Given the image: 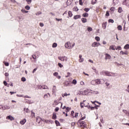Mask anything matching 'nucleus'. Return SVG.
<instances>
[{
  "label": "nucleus",
  "instance_id": "obj_1",
  "mask_svg": "<svg viewBox=\"0 0 129 129\" xmlns=\"http://www.w3.org/2000/svg\"><path fill=\"white\" fill-rule=\"evenodd\" d=\"M104 83V80L103 79H96L91 81V84L92 85H98V84H103Z\"/></svg>",
  "mask_w": 129,
  "mask_h": 129
},
{
  "label": "nucleus",
  "instance_id": "obj_2",
  "mask_svg": "<svg viewBox=\"0 0 129 129\" xmlns=\"http://www.w3.org/2000/svg\"><path fill=\"white\" fill-rule=\"evenodd\" d=\"M37 89H49V87L48 86L43 85H37Z\"/></svg>",
  "mask_w": 129,
  "mask_h": 129
},
{
  "label": "nucleus",
  "instance_id": "obj_3",
  "mask_svg": "<svg viewBox=\"0 0 129 129\" xmlns=\"http://www.w3.org/2000/svg\"><path fill=\"white\" fill-rule=\"evenodd\" d=\"M64 47L65 48H67V49H72V47H71V42L69 41L67 42L64 45Z\"/></svg>",
  "mask_w": 129,
  "mask_h": 129
},
{
  "label": "nucleus",
  "instance_id": "obj_4",
  "mask_svg": "<svg viewBox=\"0 0 129 129\" xmlns=\"http://www.w3.org/2000/svg\"><path fill=\"white\" fill-rule=\"evenodd\" d=\"M72 82L70 81H66L64 83L65 86H71Z\"/></svg>",
  "mask_w": 129,
  "mask_h": 129
},
{
  "label": "nucleus",
  "instance_id": "obj_5",
  "mask_svg": "<svg viewBox=\"0 0 129 129\" xmlns=\"http://www.w3.org/2000/svg\"><path fill=\"white\" fill-rule=\"evenodd\" d=\"M58 59L59 60H60V61H67V57L66 56H62V57L59 56Z\"/></svg>",
  "mask_w": 129,
  "mask_h": 129
},
{
  "label": "nucleus",
  "instance_id": "obj_6",
  "mask_svg": "<svg viewBox=\"0 0 129 129\" xmlns=\"http://www.w3.org/2000/svg\"><path fill=\"white\" fill-rule=\"evenodd\" d=\"M105 55V60H108V59L110 60V59H111V56L109 54L106 53Z\"/></svg>",
  "mask_w": 129,
  "mask_h": 129
},
{
  "label": "nucleus",
  "instance_id": "obj_7",
  "mask_svg": "<svg viewBox=\"0 0 129 129\" xmlns=\"http://www.w3.org/2000/svg\"><path fill=\"white\" fill-rule=\"evenodd\" d=\"M6 119H9V120H15V118L14 117H13L12 115H9V116H8L7 117H6Z\"/></svg>",
  "mask_w": 129,
  "mask_h": 129
},
{
  "label": "nucleus",
  "instance_id": "obj_8",
  "mask_svg": "<svg viewBox=\"0 0 129 129\" xmlns=\"http://www.w3.org/2000/svg\"><path fill=\"white\" fill-rule=\"evenodd\" d=\"M54 102L55 105H58V104H60L61 108L62 107V106L63 105V103H62V102H58V101H57V100H54Z\"/></svg>",
  "mask_w": 129,
  "mask_h": 129
},
{
  "label": "nucleus",
  "instance_id": "obj_9",
  "mask_svg": "<svg viewBox=\"0 0 129 129\" xmlns=\"http://www.w3.org/2000/svg\"><path fill=\"white\" fill-rule=\"evenodd\" d=\"M2 106V108L4 110H5L6 109H10V108H11V107L10 106H8V105Z\"/></svg>",
  "mask_w": 129,
  "mask_h": 129
},
{
  "label": "nucleus",
  "instance_id": "obj_10",
  "mask_svg": "<svg viewBox=\"0 0 129 129\" xmlns=\"http://www.w3.org/2000/svg\"><path fill=\"white\" fill-rule=\"evenodd\" d=\"M49 96V97H51V94H50V93H48L47 94H45L44 95L43 98L44 99H47V98H48Z\"/></svg>",
  "mask_w": 129,
  "mask_h": 129
},
{
  "label": "nucleus",
  "instance_id": "obj_11",
  "mask_svg": "<svg viewBox=\"0 0 129 129\" xmlns=\"http://www.w3.org/2000/svg\"><path fill=\"white\" fill-rule=\"evenodd\" d=\"M103 75H106V76H111V73L109 72H104Z\"/></svg>",
  "mask_w": 129,
  "mask_h": 129
},
{
  "label": "nucleus",
  "instance_id": "obj_12",
  "mask_svg": "<svg viewBox=\"0 0 129 129\" xmlns=\"http://www.w3.org/2000/svg\"><path fill=\"white\" fill-rule=\"evenodd\" d=\"M41 121H42V119L41 118V117L37 116L36 117V122H37V123H40Z\"/></svg>",
  "mask_w": 129,
  "mask_h": 129
},
{
  "label": "nucleus",
  "instance_id": "obj_13",
  "mask_svg": "<svg viewBox=\"0 0 129 129\" xmlns=\"http://www.w3.org/2000/svg\"><path fill=\"white\" fill-rule=\"evenodd\" d=\"M120 54H122V55H127L128 54V52H127V50H125V51L121 50L120 52Z\"/></svg>",
  "mask_w": 129,
  "mask_h": 129
},
{
  "label": "nucleus",
  "instance_id": "obj_14",
  "mask_svg": "<svg viewBox=\"0 0 129 129\" xmlns=\"http://www.w3.org/2000/svg\"><path fill=\"white\" fill-rule=\"evenodd\" d=\"M85 105V107H88V108H89V107H90V108L92 110H93V109H94V108H96V109H97V107H96V106H95V107H92V106L90 107V106H88V105L85 106V105Z\"/></svg>",
  "mask_w": 129,
  "mask_h": 129
},
{
  "label": "nucleus",
  "instance_id": "obj_15",
  "mask_svg": "<svg viewBox=\"0 0 129 129\" xmlns=\"http://www.w3.org/2000/svg\"><path fill=\"white\" fill-rule=\"evenodd\" d=\"M91 93L92 94H99V92L97 91L92 90V92H91Z\"/></svg>",
  "mask_w": 129,
  "mask_h": 129
},
{
  "label": "nucleus",
  "instance_id": "obj_16",
  "mask_svg": "<svg viewBox=\"0 0 129 129\" xmlns=\"http://www.w3.org/2000/svg\"><path fill=\"white\" fill-rule=\"evenodd\" d=\"M80 18H81V16H80V15H76L74 17V19L78 20V19H80Z\"/></svg>",
  "mask_w": 129,
  "mask_h": 129
},
{
  "label": "nucleus",
  "instance_id": "obj_17",
  "mask_svg": "<svg viewBox=\"0 0 129 129\" xmlns=\"http://www.w3.org/2000/svg\"><path fill=\"white\" fill-rule=\"evenodd\" d=\"M26 121H27V120H26V119H23L21 121H20V123L21 124L23 125L24 123H26Z\"/></svg>",
  "mask_w": 129,
  "mask_h": 129
},
{
  "label": "nucleus",
  "instance_id": "obj_18",
  "mask_svg": "<svg viewBox=\"0 0 129 129\" xmlns=\"http://www.w3.org/2000/svg\"><path fill=\"white\" fill-rule=\"evenodd\" d=\"M81 93L82 94V95H88L87 90H84V91L82 92Z\"/></svg>",
  "mask_w": 129,
  "mask_h": 129
},
{
  "label": "nucleus",
  "instance_id": "obj_19",
  "mask_svg": "<svg viewBox=\"0 0 129 129\" xmlns=\"http://www.w3.org/2000/svg\"><path fill=\"white\" fill-rule=\"evenodd\" d=\"M57 91V88L56 87V86H53L52 88V92L53 93H55Z\"/></svg>",
  "mask_w": 129,
  "mask_h": 129
},
{
  "label": "nucleus",
  "instance_id": "obj_20",
  "mask_svg": "<svg viewBox=\"0 0 129 129\" xmlns=\"http://www.w3.org/2000/svg\"><path fill=\"white\" fill-rule=\"evenodd\" d=\"M98 43L97 42H93L92 44V47H98Z\"/></svg>",
  "mask_w": 129,
  "mask_h": 129
},
{
  "label": "nucleus",
  "instance_id": "obj_21",
  "mask_svg": "<svg viewBox=\"0 0 129 129\" xmlns=\"http://www.w3.org/2000/svg\"><path fill=\"white\" fill-rule=\"evenodd\" d=\"M123 112H124V114H126L127 116H129V112L126 110L123 109L122 110Z\"/></svg>",
  "mask_w": 129,
  "mask_h": 129
},
{
  "label": "nucleus",
  "instance_id": "obj_22",
  "mask_svg": "<svg viewBox=\"0 0 129 129\" xmlns=\"http://www.w3.org/2000/svg\"><path fill=\"white\" fill-rule=\"evenodd\" d=\"M78 123H80V124H85V122L84 121H82V120H79Z\"/></svg>",
  "mask_w": 129,
  "mask_h": 129
},
{
  "label": "nucleus",
  "instance_id": "obj_23",
  "mask_svg": "<svg viewBox=\"0 0 129 129\" xmlns=\"http://www.w3.org/2000/svg\"><path fill=\"white\" fill-rule=\"evenodd\" d=\"M107 23H104L102 24V28L104 29V30H105V29H106V25H107Z\"/></svg>",
  "mask_w": 129,
  "mask_h": 129
},
{
  "label": "nucleus",
  "instance_id": "obj_24",
  "mask_svg": "<svg viewBox=\"0 0 129 129\" xmlns=\"http://www.w3.org/2000/svg\"><path fill=\"white\" fill-rule=\"evenodd\" d=\"M57 115H56V113H53L52 115V119H56Z\"/></svg>",
  "mask_w": 129,
  "mask_h": 129
},
{
  "label": "nucleus",
  "instance_id": "obj_25",
  "mask_svg": "<svg viewBox=\"0 0 129 129\" xmlns=\"http://www.w3.org/2000/svg\"><path fill=\"white\" fill-rule=\"evenodd\" d=\"M124 49H125V50H128L129 49V44H126L124 46Z\"/></svg>",
  "mask_w": 129,
  "mask_h": 129
},
{
  "label": "nucleus",
  "instance_id": "obj_26",
  "mask_svg": "<svg viewBox=\"0 0 129 129\" xmlns=\"http://www.w3.org/2000/svg\"><path fill=\"white\" fill-rule=\"evenodd\" d=\"M109 50H113V51L115 50V48H114V46L113 45H111L109 47Z\"/></svg>",
  "mask_w": 129,
  "mask_h": 129
},
{
  "label": "nucleus",
  "instance_id": "obj_27",
  "mask_svg": "<svg viewBox=\"0 0 129 129\" xmlns=\"http://www.w3.org/2000/svg\"><path fill=\"white\" fill-rule=\"evenodd\" d=\"M24 111H25V112H27V113L30 112V109H29V108H25L24 109Z\"/></svg>",
  "mask_w": 129,
  "mask_h": 129
},
{
  "label": "nucleus",
  "instance_id": "obj_28",
  "mask_svg": "<svg viewBox=\"0 0 129 129\" xmlns=\"http://www.w3.org/2000/svg\"><path fill=\"white\" fill-rule=\"evenodd\" d=\"M122 12V8H121V7H119L118 9V13H119L120 14V13H121Z\"/></svg>",
  "mask_w": 129,
  "mask_h": 129
},
{
  "label": "nucleus",
  "instance_id": "obj_29",
  "mask_svg": "<svg viewBox=\"0 0 129 129\" xmlns=\"http://www.w3.org/2000/svg\"><path fill=\"white\" fill-rule=\"evenodd\" d=\"M87 92L88 95L89 93H91V92H92V90H91L90 89H87Z\"/></svg>",
  "mask_w": 129,
  "mask_h": 129
},
{
  "label": "nucleus",
  "instance_id": "obj_30",
  "mask_svg": "<svg viewBox=\"0 0 129 129\" xmlns=\"http://www.w3.org/2000/svg\"><path fill=\"white\" fill-rule=\"evenodd\" d=\"M82 22L83 23H86V22H87V20L86 19V18H82Z\"/></svg>",
  "mask_w": 129,
  "mask_h": 129
},
{
  "label": "nucleus",
  "instance_id": "obj_31",
  "mask_svg": "<svg viewBox=\"0 0 129 129\" xmlns=\"http://www.w3.org/2000/svg\"><path fill=\"white\" fill-rule=\"evenodd\" d=\"M55 123L56 124L57 126H59V125H60V122H59L57 120H55Z\"/></svg>",
  "mask_w": 129,
  "mask_h": 129
},
{
  "label": "nucleus",
  "instance_id": "obj_32",
  "mask_svg": "<svg viewBox=\"0 0 129 129\" xmlns=\"http://www.w3.org/2000/svg\"><path fill=\"white\" fill-rule=\"evenodd\" d=\"M68 15H69V16L70 17V18H71V17H72V16H73V14H72V12L69 11L68 12Z\"/></svg>",
  "mask_w": 129,
  "mask_h": 129
},
{
  "label": "nucleus",
  "instance_id": "obj_33",
  "mask_svg": "<svg viewBox=\"0 0 129 129\" xmlns=\"http://www.w3.org/2000/svg\"><path fill=\"white\" fill-rule=\"evenodd\" d=\"M117 29L118 30V31H121V30H122V27L121 25H119L117 27Z\"/></svg>",
  "mask_w": 129,
  "mask_h": 129
},
{
  "label": "nucleus",
  "instance_id": "obj_34",
  "mask_svg": "<svg viewBox=\"0 0 129 129\" xmlns=\"http://www.w3.org/2000/svg\"><path fill=\"white\" fill-rule=\"evenodd\" d=\"M83 17H84V18H87V17H88V13L83 14Z\"/></svg>",
  "mask_w": 129,
  "mask_h": 129
},
{
  "label": "nucleus",
  "instance_id": "obj_35",
  "mask_svg": "<svg viewBox=\"0 0 129 129\" xmlns=\"http://www.w3.org/2000/svg\"><path fill=\"white\" fill-rule=\"evenodd\" d=\"M96 2H97V0H92L91 2L92 5H95Z\"/></svg>",
  "mask_w": 129,
  "mask_h": 129
},
{
  "label": "nucleus",
  "instance_id": "obj_36",
  "mask_svg": "<svg viewBox=\"0 0 129 129\" xmlns=\"http://www.w3.org/2000/svg\"><path fill=\"white\" fill-rule=\"evenodd\" d=\"M90 10V9L89 8H85L84 9V11H85V12H86V13H88V12H89Z\"/></svg>",
  "mask_w": 129,
  "mask_h": 129
},
{
  "label": "nucleus",
  "instance_id": "obj_37",
  "mask_svg": "<svg viewBox=\"0 0 129 129\" xmlns=\"http://www.w3.org/2000/svg\"><path fill=\"white\" fill-rule=\"evenodd\" d=\"M21 11L22 12V13H24L25 14H28V13H29V11H26L24 9H22Z\"/></svg>",
  "mask_w": 129,
  "mask_h": 129
},
{
  "label": "nucleus",
  "instance_id": "obj_38",
  "mask_svg": "<svg viewBox=\"0 0 129 129\" xmlns=\"http://www.w3.org/2000/svg\"><path fill=\"white\" fill-rule=\"evenodd\" d=\"M111 74L112 75L111 76H113V77H115V76H117V74L116 73H111Z\"/></svg>",
  "mask_w": 129,
  "mask_h": 129
},
{
  "label": "nucleus",
  "instance_id": "obj_39",
  "mask_svg": "<svg viewBox=\"0 0 129 129\" xmlns=\"http://www.w3.org/2000/svg\"><path fill=\"white\" fill-rule=\"evenodd\" d=\"M57 46V44L56 43H53L52 44V48H56Z\"/></svg>",
  "mask_w": 129,
  "mask_h": 129
},
{
  "label": "nucleus",
  "instance_id": "obj_40",
  "mask_svg": "<svg viewBox=\"0 0 129 129\" xmlns=\"http://www.w3.org/2000/svg\"><path fill=\"white\" fill-rule=\"evenodd\" d=\"M72 83H73V84H74L75 85L77 83V81H76V80L74 79L73 80Z\"/></svg>",
  "mask_w": 129,
  "mask_h": 129
},
{
  "label": "nucleus",
  "instance_id": "obj_41",
  "mask_svg": "<svg viewBox=\"0 0 129 129\" xmlns=\"http://www.w3.org/2000/svg\"><path fill=\"white\" fill-rule=\"evenodd\" d=\"M95 40H96V41H97V42H99V41H100V38L98 36H96L95 37Z\"/></svg>",
  "mask_w": 129,
  "mask_h": 129
},
{
  "label": "nucleus",
  "instance_id": "obj_42",
  "mask_svg": "<svg viewBox=\"0 0 129 129\" xmlns=\"http://www.w3.org/2000/svg\"><path fill=\"white\" fill-rule=\"evenodd\" d=\"M84 102H85V100H84L83 102H81L80 103V105H81V108H83V107H84V106L82 105V104H83L84 103Z\"/></svg>",
  "mask_w": 129,
  "mask_h": 129
},
{
  "label": "nucleus",
  "instance_id": "obj_43",
  "mask_svg": "<svg viewBox=\"0 0 129 129\" xmlns=\"http://www.w3.org/2000/svg\"><path fill=\"white\" fill-rule=\"evenodd\" d=\"M79 10L77 7H74L73 8V11H75V12H78Z\"/></svg>",
  "mask_w": 129,
  "mask_h": 129
},
{
  "label": "nucleus",
  "instance_id": "obj_44",
  "mask_svg": "<svg viewBox=\"0 0 129 129\" xmlns=\"http://www.w3.org/2000/svg\"><path fill=\"white\" fill-rule=\"evenodd\" d=\"M30 9H31V7H30V6H26L25 7V9L27 10V11H29V10H30Z\"/></svg>",
  "mask_w": 129,
  "mask_h": 129
},
{
  "label": "nucleus",
  "instance_id": "obj_45",
  "mask_svg": "<svg viewBox=\"0 0 129 129\" xmlns=\"http://www.w3.org/2000/svg\"><path fill=\"white\" fill-rule=\"evenodd\" d=\"M71 109L70 108H69V107H67L66 108V112H69V111H70Z\"/></svg>",
  "mask_w": 129,
  "mask_h": 129
},
{
  "label": "nucleus",
  "instance_id": "obj_46",
  "mask_svg": "<svg viewBox=\"0 0 129 129\" xmlns=\"http://www.w3.org/2000/svg\"><path fill=\"white\" fill-rule=\"evenodd\" d=\"M87 30L89 32H91L92 31V28L91 27H88Z\"/></svg>",
  "mask_w": 129,
  "mask_h": 129
},
{
  "label": "nucleus",
  "instance_id": "obj_47",
  "mask_svg": "<svg viewBox=\"0 0 129 129\" xmlns=\"http://www.w3.org/2000/svg\"><path fill=\"white\" fill-rule=\"evenodd\" d=\"M108 22H109V23H112V24L114 23V21H113V20H112V19H109L108 20Z\"/></svg>",
  "mask_w": 129,
  "mask_h": 129
},
{
  "label": "nucleus",
  "instance_id": "obj_48",
  "mask_svg": "<svg viewBox=\"0 0 129 129\" xmlns=\"http://www.w3.org/2000/svg\"><path fill=\"white\" fill-rule=\"evenodd\" d=\"M106 17H109V11H107L105 15Z\"/></svg>",
  "mask_w": 129,
  "mask_h": 129
},
{
  "label": "nucleus",
  "instance_id": "obj_49",
  "mask_svg": "<svg viewBox=\"0 0 129 129\" xmlns=\"http://www.w3.org/2000/svg\"><path fill=\"white\" fill-rule=\"evenodd\" d=\"M21 81H23V82H25V81H26V78L25 77H22L21 78Z\"/></svg>",
  "mask_w": 129,
  "mask_h": 129
},
{
  "label": "nucleus",
  "instance_id": "obj_50",
  "mask_svg": "<svg viewBox=\"0 0 129 129\" xmlns=\"http://www.w3.org/2000/svg\"><path fill=\"white\" fill-rule=\"evenodd\" d=\"M62 97H64V96H68V94H67L66 93L64 94H62Z\"/></svg>",
  "mask_w": 129,
  "mask_h": 129
},
{
  "label": "nucleus",
  "instance_id": "obj_51",
  "mask_svg": "<svg viewBox=\"0 0 129 129\" xmlns=\"http://www.w3.org/2000/svg\"><path fill=\"white\" fill-rule=\"evenodd\" d=\"M26 2H27V3L30 5V4H31V3H32V0H26Z\"/></svg>",
  "mask_w": 129,
  "mask_h": 129
},
{
  "label": "nucleus",
  "instance_id": "obj_52",
  "mask_svg": "<svg viewBox=\"0 0 129 129\" xmlns=\"http://www.w3.org/2000/svg\"><path fill=\"white\" fill-rule=\"evenodd\" d=\"M71 116H73V117H74V111H71Z\"/></svg>",
  "mask_w": 129,
  "mask_h": 129
},
{
  "label": "nucleus",
  "instance_id": "obj_53",
  "mask_svg": "<svg viewBox=\"0 0 129 129\" xmlns=\"http://www.w3.org/2000/svg\"><path fill=\"white\" fill-rule=\"evenodd\" d=\"M82 1L83 0H79V4L81 6H83V3H82Z\"/></svg>",
  "mask_w": 129,
  "mask_h": 129
},
{
  "label": "nucleus",
  "instance_id": "obj_54",
  "mask_svg": "<svg viewBox=\"0 0 129 129\" xmlns=\"http://www.w3.org/2000/svg\"><path fill=\"white\" fill-rule=\"evenodd\" d=\"M116 50H121V47L120 46H118L116 48Z\"/></svg>",
  "mask_w": 129,
  "mask_h": 129
},
{
  "label": "nucleus",
  "instance_id": "obj_55",
  "mask_svg": "<svg viewBox=\"0 0 129 129\" xmlns=\"http://www.w3.org/2000/svg\"><path fill=\"white\" fill-rule=\"evenodd\" d=\"M53 75H54V76H55L56 77H57L58 76V74L57 72H55V73L53 74Z\"/></svg>",
  "mask_w": 129,
  "mask_h": 129
},
{
  "label": "nucleus",
  "instance_id": "obj_56",
  "mask_svg": "<svg viewBox=\"0 0 129 129\" xmlns=\"http://www.w3.org/2000/svg\"><path fill=\"white\" fill-rule=\"evenodd\" d=\"M83 61H84V58H82L79 59V62H83Z\"/></svg>",
  "mask_w": 129,
  "mask_h": 129
},
{
  "label": "nucleus",
  "instance_id": "obj_57",
  "mask_svg": "<svg viewBox=\"0 0 129 129\" xmlns=\"http://www.w3.org/2000/svg\"><path fill=\"white\" fill-rule=\"evenodd\" d=\"M17 97H24V95H19L17 94Z\"/></svg>",
  "mask_w": 129,
  "mask_h": 129
},
{
  "label": "nucleus",
  "instance_id": "obj_58",
  "mask_svg": "<svg viewBox=\"0 0 129 129\" xmlns=\"http://www.w3.org/2000/svg\"><path fill=\"white\" fill-rule=\"evenodd\" d=\"M4 85H5V86H8V83H7V81H4Z\"/></svg>",
  "mask_w": 129,
  "mask_h": 129
},
{
  "label": "nucleus",
  "instance_id": "obj_59",
  "mask_svg": "<svg viewBox=\"0 0 129 129\" xmlns=\"http://www.w3.org/2000/svg\"><path fill=\"white\" fill-rule=\"evenodd\" d=\"M55 111H56V112H58L59 111V107H56L54 109Z\"/></svg>",
  "mask_w": 129,
  "mask_h": 129
},
{
  "label": "nucleus",
  "instance_id": "obj_60",
  "mask_svg": "<svg viewBox=\"0 0 129 129\" xmlns=\"http://www.w3.org/2000/svg\"><path fill=\"white\" fill-rule=\"evenodd\" d=\"M58 65L59 67H60V68H62V67H63V65H62V64H61L60 63H58Z\"/></svg>",
  "mask_w": 129,
  "mask_h": 129
},
{
  "label": "nucleus",
  "instance_id": "obj_61",
  "mask_svg": "<svg viewBox=\"0 0 129 129\" xmlns=\"http://www.w3.org/2000/svg\"><path fill=\"white\" fill-rule=\"evenodd\" d=\"M37 69H38V68H35V69L33 70V72H32V73H35V72H36V71H37Z\"/></svg>",
  "mask_w": 129,
  "mask_h": 129
},
{
  "label": "nucleus",
  "instance_id": "obj_62",
  "mask_svg": "<svg viewBox=\"0 0 129 129\" xmlns=\"http://www.w3.org/2000/svg\"><path fill=\"white\" fill-rule=\"evenodd\" d=\"M39 26H40V27H44V23H40L39 24Z\"/></svg>",
  "mask_w": 129,
  "mask_h": 129
},
{
  "label": "nucleus",
  "instance_id": "obj_63",
  "mask_svg": "<svg viewBox=\"0 0 129 129\" xmlns=\"http://www.w3.org/2000/svg\"><path fill=\"white\" fill-rule=\"evenodd\" d=\"M95 73H96V74H98V71L97 70H96V69H95V70H94Z\"/></svg>",
  "mask_w": 129,
  "mask_h": 129
},
{
  "label": "nucleus",
  "instance_id": "obj_64",
  "mask_svg": "<svg viewBox=\"0 0 129 129\" xmlns=\"http://www.w3.org/2000/svg\"><path fill=\"white\" fill-rule=\"evenodd\" d=\"M80 84H81V85L83 86V85H84L85 83H84L83 81H81V82H80Z\"/></svg>",
  "mask_w": 129,
  "mask_h": 129
}]
</instances>
